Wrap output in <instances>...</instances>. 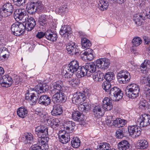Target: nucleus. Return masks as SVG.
Masks as SVG:
<instances>
[{"instance_id":"5","label":"nucleus","mask_w":150,"mask_h":150,"mask_svg":"<svg viewBox=\"0 0 150 150\" xmlns=\"http://www.w3.org/2000/svg\"><path fill=\"white\" fill-rule=\"evenodd\" d=\"M110 97L112 99L113 101H119L123 96L122 91L117 87H114L111 88L109 93Z\"/></svg>"},{"instance_id":"61","label":"nucleus","mask_w":150,"mask_h":150,"mask_svg":"<svg viewBox=\"0 0 150 150\" xmlns=\"http://www.w3.org/2000/svg\"><path fill=\"white\" fill-rule=\"evenodd\" d=\"M46 32L44 33L43 32H38L36 35V37L39 39H40L42 38L44 36H45Z\"/></svg>"},{"instance_id":"30","label":"nucleus","mask_w":150,"mask_h":150,"mask_svg":"<svg viewBox=\"0 0 150 150\" xmlns=\"http://www.w3.org/2000/svg\"><path fill=\"white\" fill-rule=\"evenodd\" d=\"M79 67L78 62L77 60H74L70 62L67 67L70 69V70L75 73Z\"/></svg>"},{"instance_id":"18","label":"nucleus","mask_w":150,"mask_h":150,"mask_svg":"<svg viewBox=\"0 0 150 150\" xmlns=\"http://www.w3.org/2000/svg\"><path fill=\"white\" fill-rule=\"evenodd\" d=\"M63 84V82L61 81L52 83L50 86V91L52 93L61 91Z\"/></svg>"},{"instance_id":"63","label":"nucleus","mask_w":150,"mask_h":150,"mask_svg":"<svg viewBox=\"0 0 150 150\" xmlns=\"http://www.w3.org/2000/svg\"><path fill=\"white\" fill-rule=\"evenodd\" d=\"M40 84L42 88H43L45 92L47 91L49 89V86L47 84L45 83Z\"/></svg>"},{"instance_id":"9","label":"nucleus","mask_w":150,"mask_h":150,"mask_svg":"<svg viewBox=\"0 0 150 150\" xmlns=\"http://www.w3.org/2000/svg\"><path fill=\"white\" fill-rule=\"evenodd\" d=\"M26 12L24 8H20L16 9L14 12V17L16 21L23 20L26 21L28 18L26 15Z\"/></svg>"},{"instance_id":"42","label":"nucleus","mask_w":150,"mask_h":150,"mask_svg":"<svg viewBox=\"0 0 150 150\" xmlns=\"http://www.w3.org/2000/svg\"><path fill=\"white\" fill-rule=\"evenodd\" d=\"M81 44L83 48L89 49L91 46V43L89 40L85 38H83L81 39Z\"/></svg>"},{"instance_id":"57","label":"nucleus","mask_w":150,"mask_h":150,"mask_svg":"<svg viewBox=\"0 0 150 150\" xmlns=\"http://www.w3.org/2000/svg\"><path fill=\"white\" fill-rule=\"evenodd\" d=\"M41 84H40L39 86H36L35 91L38 94L42 93L45 92Z\"/></svg>"},{"instance_id":"44","label":"nucleus","mask_w":150,"mask_h":150,"mask_svg":"<svg viewBox=\"0 0 150 150\" xmlns=\"http://www.w3.org/2000/svg\"><path fill=\"white\" fill-rule=\"evenodd\" d=\"M81 144L80 140L78 138H74L73 140L71 142V146L75 148H78Z\"/></svg>"},{"instance_id":"50","label":"nucleus","mask_w":150,"mask_h":150,"mask_svg":"<svg viewBox=\"0 0 150 150\" xmlns=\"http://www.w3.org/2000/svg\"><path fill=\"white\" fill-rule=\"evenodd\" d=\"M111 86V83L110 82L105 81L102 84V86L103 89L106 92H109V89Z\"/></svg>"},{"instance_id":"32","label":"nucleus","mask_w":150,"mask_h":150,"mask_svg":"<svg viewBox=\"0 0 150 150\" xmlns=\"http://www.w3.org/2000/svg\"><path fill=\"white\" fill-rule=\"evenodd\" d=\"M45 38L51 42H54L56 41L57 35L50 30L46 32Z\"/></svg>"},{"instance_id":"8","label":"nucleus","mask_w":150,"mask_h":150,"mask_svg":"<svg viewBox=\"0 0 150 150\" xmlns=\"http://www.w3.org/2000/svg\"><path fill=\"white\" fill-rule=\"evenodd\" d=\"M87 93H85V91L83 93L77 92L75 93L72 99L74 103L78 105L83 102L86 98Z\"/></svg>"},{"instance_id":"15","label":"nucleus","mask_w":150,"mask_h":150,"mask_svg":"<svg viewBox=\"0 0 150 150\" xmlns=\"http://www.w3.org/2000/svg\"><path fill=\"white\" fill-rule=\"evenodd\" d=\"M34 137L30 133H26L23 134L20 137V140L25 144L30 145L32 143Z\"/></svg>"},{"instance_id":"43","label":"nucleus","mask_w":150,"mask_h":150,"mask_svg":"<svg viewBox=\"0 0 150 150\" xmlns=\"http://www.w3.org/2000/svg\"><path fill=\"white\" fill-rule=\"evenodd\" d=\"M110 145L106 142L100 143L97 148V150H111Z\"/></svg>"},{"instance_id":"28","label":"nucleus","mask_w":150,"mask_h":150,"mask_svg":"<svg viewBox=\"0 0 150 150\" xmlns=\"http://www.w3.org/2000/svg\"><path fill=\"white\" fill-rule=\"evenodd\" d=\"M37 3L35 2H29L26 6L28 12L30 14H33L36 11V7Z\"/></svg>"},{"instance_id":"35","label":"nucleus","mask_w":150,"mask_h":150,"mask_svg":"<svg viewBox=\"0 0 150 150\" xmlns=\"http://www.w3.org/2000/svg\"><path fill=\"white\" fill-rule=\"evenodd\" d=\"M25 98V99L28 101H31L34 104H35L37 101V98L33 93H30L29 92L26 93Z\"/></svg>"},{"instance_id":"29","label":"nucleus","mask_w":150,"mask_h":150,"mask_svg":"<svg viewBox=\"0 0 150 150\" xmlns=\"http://www.w3.org/2000/svg\"><path fill=\"white\" fill-rule=\"evenodd\" d=\"M72 117L74 120L76 121L82 122L83 120V115L81 113L77 111L73 112Z\"/></svg>"},{"instance_id":"10","label":"nucleus","mask_w":150,"mask_h":150,"mask_svg":"<svg viewBox=\"0 0 150 150\" xmlns=\"http://www.w3.org/2000/svg\"><path fill=\"white\" fill-rule=\"evenodd\" d=\"M41 139L38 138V139L37 144L32 146L30 148L29 150H46L48 148L47 143V142L41 140Z\"/></svg>"},{"instance_id":"56","label":"nucleus","mask_w":150,"mask_h":150,"mask_svg":"<svg viewBox=\"0 0 150 150\" xmlns=\"http://www.w3.org/2000/svg\"><path fill=\"white\" fill-rule=\"evenodd\" d=\"M145 43L146 44H149V47L147 48L148 54L150 55V40L149 38L146 36H144L143 37Z\"/></svg>"},{"instance_id":"23","label":"nucleus","mask_w":150,"mask_h":150,"mask_svg":"<svg viewBox=\"0 0 150 150\" xmlns=\"http://www.w3.org/2000/svg\"><path fill=\"white\" fill-rule=\"evenodd\" d=\"M102 102V107L105 110L108 111L112 109L113 105L112 101L108 98H105Z\"/></svg>"},{"instance_id":"3","label":"nucleus","mask_w":150,"mask_h":150,"mask_svg":"<svg viewBox=\"0 0 150 150\" xmlns=\"http://www.w3.org/2000/svg\"><path fill=\"white\" fill-rule=\"evenodd\" d=\"M25 27L24 23H14L11 26V30L13 34L16 36H19L25 31Z\"/></svg>"},{"instance_id":"12","label":"nucleus","mask_w":150,"mask_h":150,"mask_svg":"<svg viewBox=\"0 0 150 150\" xmlns=\"http://www.w3.org/2000/svg\"><path fill=\"white\" fill-rule=\"evenodd\" d=\"M66 49L68 53L71 55H78L80 51L79 47L72 42L68 44Z\"/></svg>"},{"instance_id":"13","label":"nucleus","mask_w":150,"mask_h":150,"mask_svg":"<svg viewBox=\"0 0 150 150\" xmlns=\"http://www.w3.org/2000/svg\"><path fill=\"white\" fill-rule=\"evenodd\" d=\"M138 125L129 126L128 130L129 135L133 138L138 137L141 133V129Z\"/></svg>"},{"instance_id":"64","label":"nucleus","mask_w":150,"mask_h":150,"mask_svg":"<svg viewBox=\"0 0 150 150\" xmlns=\"http://www.w3.org/2000/svg\"><path fill=\"white\" fill-rule=\"evenodd\" d=\"M135 22L136 24L139 26L142 24V21H141V19L139 18H137V19H135Z\"/></svg>"},{"instance_id":"48","label":"nucleus","mask_w":150,"mask_h":150,"mask_svg":"<svg viewBox=\"0 0 150 150\" xmlns=\"http://www.w3.org/2000/svg\"><path fill=\"white\" fill-rule=\"evenodd\" d=\"M138 146L141 149H144L148 146V142L144 139H141L139 141Z\"/></svg>"},{"instance_id":"52","label":"nucleus","mask_w":150,"mask_h":150,"mask_svg":"<svg viewBox=\"0 0 150 150\" xmlns=\"http://www.w3.org/2000/svg\"><path fill=\"white\" fill-rule=\"evenodd\" d=\"M144 95L148 99L150 97V86H147L144 88Z\"/></svg>"},{"instance_id":"31","label":"nucleus","mask_w":150,"mask_h":150,"mask_svg":"<svg viewBox=\"0 0 150 150\" xmlns=\"http://www.w3.org/2000/svg\"><path fill=\"white\" fill-rule=\"evenodd\" d=\"M142 41L141 39L139 37H135L133 39L132 41L133 45L131 47V50L133 52L136 50L137 47L142 43Z\"/></svg>"},{"instance_id":"39","label":"nucleus","mask_w":150,"mask_h":150,"mask_svg":"<svg viewBox=\"0 0 150 150\" xmlns=\"http://www.w3.org/2000/svg\"><path fill=\"white\" fill-rule=\"evenodd\" d=\"M66 125L65 131L71 133L74 130L75 126L74 122L72 121H67Z\"/></svg>"},{"instance_id":"33","label":"nucleus","mask_w":150,"mask_h":150,"mask_svg":"<svg viewBox=\"0 0 150 150\" xmlns=\"http://www.w3.org/2000/svg\"><path fill=\"white\" fill-rule=\"evenodd\" d=\"M17 115L19 117L24 118L27 116L28 111L26 108L21 107L17 109Z\"/></svg>"},{"instance_id":"41","label":"nucleus","mask_w":150,"mask_h":150,"mask_svg":"<svg viewBox=\"0 0 150 150\" xmlns=\"http://www.w3.org/2000/svg\"><path fill=\"white\" fill-rule=\"evenodd\" d=\"M99 8L102 11L106 10L108 8V3L105 0H100L98 3Z\"/></svg>"},{"instance_id":"51","label":"nucleus","mask_w":150,"mask_h":150,"mask_svg":"<svg viewBox=\"0 0 150 150\" xmlns=\"http://www.w3.org/2000/svg\"><path fill=\"white\" fill-rule=\"evenodd\" d=\"M69 83L71 86L76 87L79 83V81L76 79H73L69 81Z\"/></svg>"},{"instance_id":"16","label":"nucleus","mask_w":150,"mask_h":150,"mask_svg":"<svg viewBox=\"0 0 150 150\" xmlns=\"http://www.w3.org/2000/svg\"><path fill=\"white\" fill-rule=\"evenodd\" d=\"M93 52V51L92 50L88 49L84 52H81L80 54L81 58L83 60H91L94 58Z\"/></svg>"},{"instance_id":"27","label":"nucleus","mask_w":150,"mask_h":150,"mask_svg":"<svg viewBox=\"0 0 150 150\" xmlns=\"http://www.w3.org/2000/svg\"><path fill=\"white\" fill-rule=\"evenodd\" d=\"M150 64V61L148 60H145L141 65L140 69L142 73L145 74V75L147 76L148 74L149 68L147 67Z\"/></svg>"},{"instance_id":"36","label":"nucleus","mask_w":150,"mask_h":150,"mask_svg":"<svg viewBox=\"0 0 150 150\" xmlns=\"http://www.w3.org/2000/svg\"><path fill=\"white\" fill-rule=\"evenodd\" d=\"M130 144L126 140L121 141L118 144V149L120 150H126L129 147Z\"/></svg>"},{"instance_id":"20","label":"nucleus","mask_w":150,"mask_h":150,"mask_svg":"<svg viewBox=\"0 0 150 150\" xmlns=\"http://www.w3.org/2000/svg\"><path fill=\"white\" fill-rule=\"evenodd\" d=\"M11 77L8 75L4 76L1 80V85L2 87H8L11 86L12 83Z\"/></svg>"},{"instance_id":"19","label":"nucleus","mask_w":150,"mask_h":150,"mask_svg":"<svg viewBox=\"0 0 150 150\" xmlns=\"http://www.w3.org/2000/svg\"><path fill=\"white\" fill-rule=\"evenodd\" d=\"M52 96V101L54 103H61L64 101L65 96L63 93L61 91L55 92Z\"/></svg>"},{"instance_id":"7","label":"nucleus","mask_w":150,"mask_h":150,"mask_svg":"<svg viewBox=\"0 0 150 150\" xmlns=\"http://www.w3.org/2000/svg\"><path fill=\"white\" fill-rule=\"evenodd\" d=\"M13 8L10 3L4 4L0 9V13L2 16L6 17L10 16L13 12Z\"/></svg>"},{"instance_id":"38","label":"nucleus","mask_w":150,"mask_h":150,"mask_svg":"<svg viewBox=\"0 0 150 150\" xmlns=\"http://www.w3.org/2000/svg\"><path fill=\"white\" fill-rule=\"evenodd\" d=\"M93 79L96 81H100L103 80L104 75L100 71L94 72L92 75Z\"/></svg>"},{"instance_id":"62","label":"nucleus","mask_w":150,"mask_h":150,"mask_svg":"<svg viewBox=\"0 0 150 150\" xmlns=\"http://www.w3.org/2000/svg\"><path fill=\"white\" fill-rule=\"evenodd\" d=\"M119 118H116L113 120V125L115 127H119Z\"/></svg>"},{"instance_id":"24","label":"nucleus","mask_w":150,"mask_h":150,"mask_svg":"<svg viewBox=\"0 0 150 150\" xmlns=\"http://www.w3.org/2000/svg\"><path fill=\"white\" fill-rule=\"evenodd\" d=\"M67 66L65 67L62 71V74L63 78L69 79L73 77L74 73Z\"/></svg>"},{"instance_id":"21","label":"nucleus","mask_w":150,"mask_h":150,"mask_svg":"<svg viewBox=\"0 0 150 150\" xmlns=\"http://www.w3.org/2000/svg\"><path fill=\"white\" fill-rule=\"evenodd\" d=\"M85 67L86 70V76H90L92 74L95 72L96 69V66L93 62L86 64Z\"/></svg>"},{"instance_id":"6","label":"nucleus","mask_w":150,"mask_h":150,"mask_svg":"<svg viewBox=\"0 0 150 150\" xmlns=\"http://www.w3.org/2000/svg\"><path fill=\"white\" fill-rule=\"evenodd\" d=\"M118 81L120 83H126L130 81V73L126 70L121 71L118 73L117 76Z\"/></svg>"},{"instance_id":"59","label":"nucleus","mask_w":150,"mask_h":150,"mask_svg":"<svg viewBox=\"0 0 150 150\" xmlns=\"http://www.w3.org/2000/svg\"><path fill=\"white\" fill-rule=\"evenodd\" d=\"M119 127H122L124 126L127 123V121L125 120H122L120 118H119Z\"/></svg>"},{"instance_id":"40","label":"nucleus","mask_w":150,"mask_h":150,"mask_svg":"<svg viewBox=\"0 0 150 150\" xmlns=\"http://www.w3.org/2000/svg\"><path fill=\"white\" fill-rule=\"evenodd\" d=\"M62 112V110L59 105H55L53 106L52 110L51 111L52 114L53 116L59 115Z\"/></svg>"},{"instance_id":"53","label":"nucleus","mask_w":150,"mask_h":150,"mask_svg":"<svg viewBox=\"0 0 150 150\" xmlns=\"http://www.w3.org/2000/svg\"><path fill=\"white\" fill-rule=\"evenodd\" d=\"M123 129H118L116 132V136L118 139H122L124 137Z\"/></svg>"},{"instance_id":"60","label":"nucleus","mask_w":150,"mask_h":150,"mask_svg":"<svg viewBox=\"0 0 150 150\" xmlns=\"http://www.w3.org/2000/svg\"><path fill=\"white\" fill-rule=\"evenodd\" d=\"M13 1L17 3V5L19 6L23 5V4L25 2V0H13Z\"/></svg>"},{"instance_id":"4","label":"nucleus","mask_w":150,"mask_h":150,"mask_svg":"<svg viewBox=\"0 0 150 150\" xmlns=\"http://www.w3.org/2000/svg\"><path fill=\"white\" fill-rule=\"evenodd\" d=\"M135 122L140 127L147 126L150 124V115L146 114H142L135 120Z\"/></svg>"},{"instance_id":"25","label":"nucleus","mask_w":150,"mask_h":150,"mask_svg":"<svg viewBox=\"0 0 150 150\" xmlns=\"http://www.w3.org/2000/svg\"><path fill=\"white\" fill-rule=\"evenodd\" d=\"M93 110L94 116L98 118L101 117L103 114V111L102 110L101 106L100 105L95 106L93 108Z\"/></svg>"},{"instance_id":"58","label":"nucleus","mask_w":150,"mask_h":150,"mask_svg":"<svg viewBox=\"0 0 150 150\" xmlns=\"http://www.w3.org/2000/svg\"><path fill=\"white\" fill-rule=\"evenodd\" d=\"M55 120L54 119H48L47 120V122L48 125L52 127L56 125L57 124L54 122Z\"/></svg>"},{"instance_id":"37","label":"nucleus","mask_w":150,"mask_h":150,"mask_svg":"<svg viewBox=\"0 0 150 150\" xmlns=\"http://www.w3.org/2000/svg\"><path fill=\"white\" fill-rule=\"evenodd\" d=\"M52 18L51 16H48L45 15H41L39 18V22L40 24L42 26H44L47 22L49 19Z\"/></svg>"},{"instance_id":"54","label":"nucleus","mask_w":150,"mask_h":150,"mask_svg":"<svg viewBox=\"0 0 150 150\" xmlns=\"http://www.w3.org/2000/svg\"><path fill=\"white\" fill-rule=\"evenodd\" d=\"M37 3L36 8V11L40 12H42L43 11L44 6L41 2H38L36 3Z\"/></svg>"},{"instance_id":"47","label":"nucleus","mask_w":150,"mask_h":150,"mask_svg":"<svg viewBox=\"0 0 150 150\" xmlns=\"http://www.w3.org/2000/svg\"><path fill=\"white\" fill-rule=\"evenodd\" d=\"M105 78L106 81L110 82L115 78L114 73L110 71L107 72L105 76Z\"/></svg>"},{"instance_id":"49","label":"nucleus","mask_w":150,"mask_h":150,"mask_svg":"<svg viewBox=\"0 0 150 150\" xmlns=\"http://www.w3.org/2000/svg\"><path fill=\"white\" fill-rule=\"evenodd\" d=\"M86 103H84L79 105L78 107V110L81 112H85L90 109V107L87 105Z\"/></svg>"},{"instance_id":"22","label":"nucleus","mask_w":150,"mask_h":150,"mask_svg":"<svg viewBox=\"0 0 150 150\" xmlns=\"http://www.w3.org/2000/svg\"><path fill=\"white\" fill-rule=\"evenodd\" d=\"M71 29L69 25H64L60 30L59 33L62 36L68 38L71 34Z\"/></svg>"},{"instance_id":"45","label":"nucleus","mask_w":150,"mask_h":150,"mask_svg":"<svg viewBox=\"0 0 150 150\" xmlns=\"http://www.w3.org/2000/svg\"><path fill=\"white\" fill-rule=\"evenodd\" d=\"M0 54L2 55L4 58H7L9 56V52L8 50L4 47H2L0 48Z\"/></svg>"},{"instance_id":"17","label":"nucleus","mask_w":150,"mask_h":150,"mask_svg":"<svg viewBox=\"0 0 150 150\" xmlns=\"http://www.w3.org/2000/svg\"><path fill=\"white\" fill-rule=\"evenodd\" d=\"M25 21L27 22H24L23 23H24V26L25 27V30L28 31L31 30L36 25L35 20L32 17H30L29 18H27Z\"/></svg>"},{"instance_id":"46","label":"nucleus","mask_w":150,"mask_h":150,"mask_svg":"<svg viewBox=\"0 0 150 150\" xmlns=\"http://www.w3.org/2000/svg\"><path fill=\"white\" fill-rule=\"evenodd\" d=\"M147 102L145 100H141L139 103V108L142 110H144L147 109L148 106Z\"/></svg>"},{"instance_id":"1","label":"nucleus","mask_w":150,"mask_h":150,"mask_svg":"<svg viewBox=\"0 0 150 150\" xmlns=\"http://www.w3.org/2000/svg\"><path fill=\"white\" fill-rule=\"evenodd\" d=\"M127 91L126 94L129 98L133 99L138 97L140 88L139 86L135 83H132L127 87Z\"/></svg>"},{"instance_id":"2","label":"nucleus","mask_w":150,"mask_h":150,"mask_svg":"<svg viewBox=\"0 0 150 150\" xmlns=\"http://www.w3.org/2000/svg\"><path fill=\"white\" fill-rule=\"evenodd\" d=\"M35 133L38 137V138L41 139V140L48 142L49 138L48 135V129L46 127L41 125L35 128Z\"/></svg>"},{"instance_id":"55","label":"nucleus","mask_w":150,"mask_h":150,"mask_svg":"<svg viewBox=\"0 0 150 150\" xmlns=\"http://www.w3.org/2000/svg\"><path fill=\"white\" fill-rule=\"evenodd\" d=\"M113 120H114V119L112 116H109L108 117L106 121L107 125L108 126H112L113 125Z\"/></svg>"},{"instance_id":"26","label":"nucleus","mask_w":150,"mask_h":150,"mask_svg":"<svg viewBox=\"0 0 150 150\" xmlns=\"http://www.w3.org/2000/svg\"><path fill=\"white\" fill-rule=\"evenodd\" d=\"M50 99L47 95H42L38 99V103L42 105L45 106L50 104Z\"/></svg>"},{"instance_id":"11","label":"nucleus","mask_w":150,"mask_h":150,"mask_svg":"<svg viewBox=\"0 0 150 150\" xmlns=\"http://www.w3.org/2000/svg\"><path fill=\"white\" fill-rule=\"evenodd\" d=\"M96 66L98 68L105 70L109 68L110 62L109 59L103 58L97 59L96 61Z\"/></svg>"},{"instance_id":"14","label":"nucleus","mask_w":150,"mask_h":150,"mask_svg":"<svg viewBox=\"0 0 150 150\" xmlns=\"http://www.w3.org/2000/svg\"><path fill=\"white\" fill-rule=\"evenodd\" d=\"M58 137L62 143L66 144L70 141V133L65 130H61L59 132Z\"/></svg>"},{"instance_id":"34","label":"nucleus","mask_w":150,"mask_h":150,"mask_svg":"<svg viewBox=\"0 0 150 150\" xmlns=\"http://www.w3.org/2000/svg\"><path fill=\"white\" fill-rule=\"evenodd\" d=\"M76 72V76L78 78H80L84 76L85 75L86 76V70L85 67L80 66Z\"/></svg>"}]
</instances>
